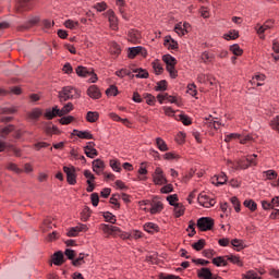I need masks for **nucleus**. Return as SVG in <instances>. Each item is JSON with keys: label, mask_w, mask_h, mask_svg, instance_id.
Segmentation results:
<instances>
[{"label": "nucleus", "mask_w": 279, "mask_h": 279, "mask_svg": "<svg viewBox=\"0 0 279 279\" xmlns=\"http://www.w3.org/2000/svg\"><path fill=\"white\" fill-rule=\"evenodd\" d=\"M80 98V93H77V89L66 86L63 87L61 92H59V101L61 104H64V101H69V99H77Z\"/></svg>", "instance_id": "obj_1"}, {"label": "nucleus", "mask_w": 279, "mask_h": 279, "mask_svg": "<svg viewBox=\"0 0 279 279\" xmlns=\"http://www.w3.org/2000/svg\"><path fill=\"white\" fill-rule=\"evenodd\" d=\"M196 226L201 232H208V230L215 228V220L209 217H203L197 220Z\"/></svg>", "instance_id": "obj_2"}, {"label": "nucleus", "mask_w": 279, "mask_h": 279, "mask_svg": "<svg viewBox=\"0 0 279 279\" xmlns=\"http://www.w3.org/2000/svg\"><path fill=\"white\" fill-rule=\"evenodd\" d=\"M153 182L157 186H162L163 184H167L169 182L167 180V177L165 175V171H162V168H156L155 172L153 173Z\"/></svg>", "instance_id": "obj_3"}, {"label": "nucleus", "mask_w": 279, "mask_h": 279, "mask_svg": "<svg viewBox=\"0 0 279 279\" xmlns=\"http://www.w3.org/2000/svg\"><path fill=\"white\" fill-rule=\"evenodd\" d=\"M157 100L159 104H165V101H168V104H177L179 107L184 106L182 99H178L175 96L168 95L167 93L157 95Z\"/></svg>", "instance_id": "obj_4"}, {"label": "nucleus", "mask_w": 279, "mask_h": 279, "mask_svg": "<svg viewBox=\"0 0 279 279\" xmlns=\"http://www.w3.org/2000/svg\"><path fill=\"white\" fill-rule=\"evenodd\" d=\"M63 171L66 174V181L69 184H77V175L75 174V167H63Z\"/></svg>", "instance_id": "obj_5"}, {"label": "nucleus", "mask_w": 279, "mask_h": 279, "mask_svg": "<svg viewBox=\"0 0 279 279\" xmlns=\"http://www.w3.org/2000/svg\"><path fill=\"white\" fill-rule=\"evenodd\" d=\"M106 16L110 24V29H113V32H117L119 29V21L117 20V16L114 15V11L109 10L106 13Z\"/></svg>", "instance_id": "obj_6"}, {"label": "nucleus", "mask_w": 279, "mask_h": 279, "mask_svg": "<svg viewBox=\"0 0 279 279\" xmlns=\"http://www.w3.org/2000/svg\"><path fill=\"white\" fill-rule=\"evenodd\" d=\"M84 151L87 158H95L98 156L97 149L95 148V142H88L84 147Z\"/></svg>", "instance_id": "obj_7"}, {"label": "nucleus", "mask_w": 279, "mask_h": 279, "mask_svg": "<svg viewBox=\"0 0 279 279\" xmlns=\"http://www.w3.org/2000/svg\"><path fill=\"white\" fill-rule=\"evenodd\" d=\"M104 169H106L104 160L96 159L93 161V171L97 173V175H101V173H104Z\"/></svg>", "instance_id": "obj_8"}, {"label": "nucleus", "mask_w": 279, "mask_h": 279, "mask_svg": "<svg viewBox=\"0 0 279 279\" xmlns=\"http://www.w3.org/2000/svg\"><path fill=\"white\" fill-rule=\"evenodd\" d=\"M198 204H201V206L204 208H210L211 206H215V201L209 199L205 194H201L198 195Z\"/></svg>", "instance_id": "obj_9"}, {"label": "nucleus", "mask_w": 279, "mask_h": 279, "mask_svg": "<svg viewBox=\"0 0 279 279\" xmlns=\"http://www.w3.org/2000/svg\"><path fill=\"white\" fill-rule=\"evenodd\" d=\"M87 95H88V97H90V99L101 98V92L99 90V87L96 85H92L88 87Z\"/></svg>", "instance_id": "obj_10"}, {"label": "nucleus", "mask_w": 279, "mask_h": 279, "mask_svg": "<svg viewBox=\"0 0 279 279\" xmlns=\"http://www.w3.org/2000/svg\"><path fill=\"white\" fill-rule=\"evenodd\" d=\"M269 23H271V25H274L275 21L274 20L267 21L264 25L256 27L257 34L259 35V38L262 40H265V35H263V34H265V32H267V29H271V26H269Z\"/></svg>", "instance_id": "obj_11"}, {"label": "nucleus", "mask_w": 279, "mask_h": 279, "mask_svg": "<svg viewBox=\"0 0 279 279\" xmlns=\"http://www.w3.org/2000/svg\"><path fill=\"white\" fill-rule=\"evenodd\" d=\"M26 117L31 121H38V119H40V117H43V109L34 108L32 111L26 113Z\"/></svg>", "instance_id": "obj_12"}, {"label": "nucleus", "mask_w": 279, "mask_h": 279, "mask_svg": "<svg viewBox=\"0 0 279 279\" xmlns=\"http://www.w3.org/2000/svg\"><path fill=\"white\" fill-rule=\"evenodd\" d=\"M58 112H60V109H58V106H54L52 109H46L44 117L47 119V121H51L58 117Z\"/></svg>", "instance_id": "obj_13"}, {"label": "nucleus", "mask_w": 279, "mask_h": 279, "mask_svg": "<svg viewBox=\"0 0 279 279\" xmlns=\"http://www.w3.org/2000/svg\"><path fill=\"white\" fill-rule=\"evenodd\" d=\"M162 208H165V205H162V202L154 201L149 209V213L150 215H157V213H162Z\"/></svg>", "instance_id": "obj_14"}, {"label": "nucleus", "mask_w": 279, "mask_h": 279, "mask_svg": "<svg viewBox=\"0 0 279 279\" xmlns=\"http://www.w3.org/2000/svg\"><path fill=\"white\" fill-rule=\"evenodd\" d=\"M102 232H105V234H121V229L112 225H104Z\"/></svg>", "instance_id": "obj_15"}, {"label": "nucleus", "mask_w": 279, "mask_h": 279, "mask_svg": "<svg viewBox=\"0 0 279 279\" xmlns=\"http://www.w3.org/2000/svg\"><path fill=\"white\" fill-rule=\"evenodd\" d=\"M52 263L53 265H57L58 267H60V265L64 264V253H62L61 251L56 252L52 255Z\"/></svg>", "instance_id": "obj_16"}, {"label": "nucleus", "mask_w": 279, "mask_h": 279, "mask_svg": "<svg viewBox=\"0 0 279 279\" xmlns=\"http://www.w3.org/2000/svg\"><path fill=\"white\" fill-rule=\"evenodd\" d=\"M16 128L14 124H9L7 126L0 128V138H7L9 134H12Z\"/></svg>", "instance_id": "obj_17"}, {"label": "nucleus", "mask_w": 279, "mask_h": 279, "mask_svg": "<svg viewBox=\"0 0 279 279\" xmlns=\"http://www.w3.org/2000/svg\"><path fill=\"white\" fill-rule=\"evenodd\" d=\"M45 134H47V136H53V134H60V129H58V126L56 125H51V123L47 124L44 128Z\"/></svg>", "instance_id": "obj_18"}, {"label": "nucleus", "mask_w": 279, "mask_h": 279, "mask_svg": "<svg viewBox=\"0 0 279 279\" xmlns=\"http://www.w3.org/2000/svg\"><path fill=\"white\" fill-rule=\"evenodd\" d=\"M145 232H148V234H154V232H160V227L154 222H148L144 225Z\"/></svg>", "instance_id": "obj_19"}, {"label": "nucleus", "mask_w": 279, "mask_h": 279, "mask_svg": "<svg viewBox=\"0 0 279 279\" xmlns=\"http://www.w3.org/2000/svg\"><path fill=\"white\" fill-rule=\"evenodd\" d=\"M211 263L216 267H228V260L223 256L214 257Z\"/></svg>", "instance_id": "obj_20"}, {"label": "nucleus", "mask_w": 279, "mask_h": 279, "mask_svg": "<svg viewBox=\"0 0 279 279\" xmlns=\"http://www.w3.org/2000/svg\"><path fill=\"white\" fill-rule=\"evenodd\" d=\"M226 182H228V177L226 175V173H221L220 175H215L213 178V184H215L216 186L226 184Z\"/></svg>", "instance_id": "obj_21"}, {"label": "nucleus", "mask_w": 279, "mask_h": 279, "mask_svg": "<svg viewBox=\"0 0 279 279\" xmlns=\"http://www.w3.org/2000/svg\"><path fill=\"white\" fill-rule=\"evenodd\" d=\"M99 121V112L97 111H88L86 114L87 123H97Z\"/></svg>", "instance_id": "obj_22"}, {"label": "nucleus", "mask_w": 279, "mask_h": 279, "mask_svg": "<svg viewBox=\"0 0 279 279\" xmlns=\"http://www.w3.org/2000/svg\"><path fill=\"white\" fill-rule=\"evenodd\" d=\"M162 61L165 62L166 66H175L178 64V60L173 58L171 54L162 56Z\"/></svg>", "instance_id": "obj_23"}, {"label": "nucleus", "mask_w": 279, "mask_h": 279, "mask_svg": "<svg viewBox=\"0 0 279 279\" xmlns=\"http://www.w3.org/2000/svg\"><path fill=\"white\" fill-rule=\"evenodd\" d=\"M197 276L202 279H213V272L209 268H202L197 270Z\"/></svg>", "instance_id": "obj_24"}, {"label": "nucleus", "mask_w": 279, "mask_h": 279, "mask_svg": "<svg viewBox=\"0 0 279 279\" xmlns=\"http://www.w3.org/2000/svg\"><path fill=\"white\" fill-rule=\"evenodd\" d=\"M163 45L167 49H178V41L173 40L171 36L165 38Z\"/></svg>", "instance_id": "obj_25"}, {"label": "nucleus", "mask_w": 279, "mask_h": 279, "mask_svg": "<svg viewBox=\"0 0 279 279\" xmlns=\"http://www.w3.org/2000/svg\"><path fill=\"white\" fill-rule=\"evenodd\" d=\"M5 169L8 171H13V173H16L17 175H21V173H23V169L19 168V165L14 162H8Z\"/></svg>", "instance_id": "obj_26"}, {"label": "nucleus", "mask_w": 279, "mask_h": 279, "mask_svg": "<svg viewBox=\"0 0 279 279\" xmlns=\"http://www.w3.org/2000/svg\"><path fill=\"white\" fill-rule=\"evenodd\" d=\"M73 133L76 134L78 138H85L86 141H92V138H94L88 131L73 130Z\"/></svg>", "instance_id": "obj_27"}, {"label": "nucleus", "mask_w": 279, "mask_h": 279, "mask_svg": "<svg viewBox=\"0 0 279 279\" xmlns=\"http://www.w3.org/2000/svg\"><path fill=\"white\" fill-rule=\"evenodd\" d=\"M73 111V105L72 102H68L62 107V109H59L58 117H64L65 114H69V112Z\"/></svg>", "instance_id": "obj_28"}, {"label": "nucleus", "mask_w": 279, "mask_h": 279, "mask_svg": "<svg viewBox=\"0 0 279 279\" xmlns=\"http://www.w3.org/2000/svg\"><path fill=\"white\" fill-rule=\"evenodd\" d=\"M17 112L19 107L16 106L0 108V114H16Z\"/></svg>", "instance_id": "obj_29"}, {"label": "nucleus", "mask_w": 279, "mask_h": 279, "mask_svg": "<svg viewBox=\"0 0 279 279\" xmlns=\"http://www.w3.org/2000/svg\"><path fill=\"white\" fill-rule=\"evenodd\" d=\"M186 207L182 203H179L174 206V217L178 219L184 215Z\"/></svg>", "instance_id": "obj_30"}, {"label": "nucleus", "mask_w": 279, "mask_h": 279, "mask_svg": "<svg viewBox=\"0 0 279 279\" xmlns=\"http://www.w3.org/2000/svg\"><path fill=\"white\" fill-rule=\"evenodd\" d=\"M246 162L247 163H243V161H241V160L238 161L240 169H247L248 167H256V165H257L256 160H254L250 157L246 158Z\"/></svg>", "instance_id": "obj_31"}, {"label": "nucleus", "mask_w": 279, "mask_h": 279, "mask_svg": "<svg viewBox=\"0 0 279 279\" xmlns=\"http://www.w3.org/2000/svg\"><path fill=\"white\" fill-rule=\"evenodd\" d=\"M156 145L159 151H169V146H167V143L165 142V140H162V137L156 138Z\"/></svg>", "instance_id": "obj_32"}, {"label": "nucleus", "mask_w": 279, "mask_h": 279, "mask_svg": "<svg viewBox=\"0 0 279 279\" xmlns=\"http://www.w3.org/2000/svg\"><path fill=\"white\" fill-rule=\"evenodd\" d=\"M133 73H136L135 77L141 78V80H147V77H149V72H147V70H143L141 68L133 70Z\"/></svg>", "instance_id": "obj_33"}, {"label": "nucleus", "mask_w": 279, "mask_h": 279, "mask_svg": "<svg viewBox=\"0 0 279 279\" xmlns=\"http://www.w3.org/2000/svg\"><path fill=\"white\" fill-rule=\"evenodd\" d=\"M110 53L113 56V58H119V56H121V46H119L117 43H113L110 48Z\"/></svg>", "instance_id": "obj_34"}, {"label": "nucleus", "mask_w": 279, "mask_h": 279, "mask_svg": "<svg viewBox=\"0 0 279 279\" xmlns=\"http://www.w3.org/2000/svg\"><path fill=\"white\" fill-rule=\"evenodd\" d=\"M129 40L130 43H138V40H141V33L138 31H131L129 33Z\"/></svg>", "instance_id": "obj_35"}, {"label": "nucleus", "mask_w": 279, "mask_h": 279, "mask_svg": "<svg viewBox=\"0 0 279 279\" xmlns=\"http://www.w3.org/2000/svg\"><path fill=\"white\" fill-rule=\"evenodd\" d=\"M75 71L78 77H87V75L90 73V71H88V68L83 65H78Z\"/></svg>", "instance_id": "obj_36"}, {"label": "nucleus", "mask_w": 279, "mask_h": 279, "mask_svg": "<svg viewBox=\"0 0 279 279\" xmlns=\"http://www.w3.org/2000/svg\"><path fill=\"white\" fill-rule=\"evenodd\" d=\"M153 69L154 72L156 73V75H161V73L165 71V69L162 68V64H160L159 60H155L153 61Z\"/></svg>", "instance_id": "obj_37"}, {"label": "nucleus", "mask_w": 279, "mask_h": 279, "mask_svg": "<svg viewBox=\"0 0 279 279\" xmlns=\"http://www.w3.org/2000/svg\"><path fill=\"white\" fill-rule=\"evenodd\" d=\"M271 208L277 210L275 213V219H279V197L278 196L271 199Z\"/></svg>", "instance_id": "obj_38"}, {"label": "nucleus", "mask_w": 279, "mask_h": 279, "mask_svg": "<svg viewBox=\"0 0 279 279\" xmlns=\"http://www.w3.org/2000/svg\"><path fill=\"white\" fill-rule=\"evenodd\" d=\"M140 51H143V47H141V46L133 47V48H129L128 58H130L131 60H134V57H135Z\"/></svg>", "instance_id": "obj_39"}, {"label": "nucleus", "mask_w": 279, "mask_h": 279, "mask_svg": "<svg viewBox=\"0 0 279 279\" xmlns=\"http://www.w3.org/2000/svg\"><path fill=\"white\" fill-rule=\"evenodd\" d=\"M193 250L196 252H202L204 247H206V240L201 239L196 243L192 244Z\"/></svg>", "instance_id": "obj_40"}, {"label": "nucleus", "mask_w": 279, "mask_h": 279, "mask_svg": "<svg viewBox=\"0 0 279 279\" xmlns=\"http://www.w3.org/2000/svg\"><path fill=\"white\" fill-rule=\"evenodd\" d=\"M231 245H233V247H238V252H241V250H245V243L243 242V240L233 239L231 241Z\"/></svg>", "instance_id": "obj_41"}, {"label": "nucleus", "mask_w": 279, "mask_h": 279, "mask_svg": "<svg viewBox=\"0 0 279 279\" xmlns=\"http://www.w3.org/2000/svg\"><path fill=\"white\" fill-rule=\"evenodd\" d=\"M107 97H117L119 95V88L117 86L111 85L109 88L106 90Z\"/></svg>", "instance_id": "obj_42"}, {"label": "nucleus", "mask_w": 279, "mask_h": 279, "mask_svg": "<svg viewBox=\"0 0 279 279\" xmlns=\"http://www.w3.org/2000/svg\"><path fill=\"white\" fill-rule=\"evenodd\" d=\"M227 260H230V263H233V265H239V267H243V262H241V258L239 256L234 255H228L226 256Z\"/></svg>", "instance_id": "obj_43"}, {"label": "nucleus", "mask_w": 279, "mask_h": 279, "mask_svg": "<svg viewBox=\"0 0 279 279\" xmlns=\"http://www.w3.org/2000/svg\"><path fill=\"white\" fill-rule=\"evenodd\" d=\"M230 51L233 56H243V49H241V46L239 44H234L230 47Z\"/></svg>", "instance_id": "obj_44"}, {"label": "nucleus", "mask_w": 279, "mask_h": 279, "mask_svg": "<svg viewBox=\"0 0 279 279\" xmlns=\"http://www.w3.org/2000/svg\"><path fill=\"white\" fill-rule=\"evenodd\" d=\"M73 121H75V117L73 116H66V117H62L60 120H59V123L61 125H69L71 123H73Z\"/></svg>", "instance_id": "obj_45"}, {"label": "nucleus", "mask_w": 279, "mask_h": 279, "mask_svg": "<svg viewBox=\"0 0 279 279\" xmlns=\"http://www.w3.org/2000/svg\"><path fill=\"white\" fill-rule=\"evenodd\" d=\"M40 23V17L34 16L26 21V25H28V28L32 29V27H36Z\"/></svg>", "instance_id": "obj_46"}, {"label": "nucleus", "mask_w": 279, "mask_h": 279, "mask_svg": "<svg viewBox=\"0 0 279 279\" xmlns=\"http://www.w3.org/2000/svg\"><path fill=\"white\" fill-rule=\"evenodd\" d=\"M166 71H168L172 80H175V77H178V70H175V65H166Z\"/></svg>", "instance_id": "obj_47"}, {"label": "nucleus", "mask_w": 279, "mask_h": 279, "mask_svg": "<svg viewBox=\"0 0 279 279\" xmlns=\"http://www.w3.org/2000/svg\"><path fill=\"white\" fill-rule=\"evenodd\" d=\"M9 149H11L16 158L23 156V150L12 144H8Z\"/></svg>", "instance_id": "obj_48"}, {"label": "nucleus", "mask_w": 279, "mask_h": 279, "mask_svg": "<svg viewBox=\"0 0 279 279\" xmlns=\"http://www.w3.org/2000/svg\"><path fill=\"white\" fill-rule=\"evenodd\" d=\"M231 204L235 210V213H241V202L236 196L231 197Z\"/></svg>", "instance_id": "obj_49"}, {"label": "nucleus", "mask_w": 279, "mask_h": 279, "mask_svg": "<svg viewBox=\"0 0 279 279\" xmlns=\"http://www.w3.org/2000/svg\"><path fill=\"white\" fill-rule=\"evenodd\" d=\"M239 38V31H231L225 35V40H236Z\"/></svg>", "instance_id": "obj_50"}, {"label": "nucleus", "mask_w": 279, "mask_h": 279, "mask_svg": "<svg viewBox=\"0 0 279 279\" xmlns=\"http://www.w3.org/2000/svg\"><path fill=\"white\" fill-rule=\"evenodd\" d=\"M175 141L179 145H184V143H186V133L179 132L177 134Z\"/></svg>", "instance_id": "obj_51"}, {"label": "nucleus", "mask_w": 279, "mask_h": 279, "mask_svg": "<svg viewBox=\"0 0 279 279\" xmlns=\"http://www.w3.org/2000/svg\"><path fill=\"white\" fill-rule=\"evenodd\" d=\"M244 206L245 208H248V210H251L252 213H254V210H256L257 208L256 202L252 199L244 201Z\"/></svg>", "instance_id": "obj_52"}, {"label": "nucleus", "mask_w": 279, "mask_h": 279, "mask_svg": "<svg viewBox=\"0 0 279 279\" xmlns=\"http://www.w3.org/2000/svg\"><path fill=\"white\" fill-rule=\"evenodd\" d=\"M179 198H178V194H172L167 196V202H169L170 206H178Z\"/></svg>", "instance_id": "obj_53"}, {"label": "nucleus", "mask_w": 279, "mask_h": 279, "mask_svg": "<svg viewBox=\"0 0 279 279\" xmlns=\"http://www.w3.org/2000/svg\"><path fill=\"white\" fill-rule=\"evenodd\" d=\"M179 121H181L183 125H191L193 123V121L189 116L182 114V113L179 116Z\"/></svg>", "instance_id": "obj_54"}, {"label": "nucleus", "mask_w": 279, "mask_h": 279, "mask_svg": "<svg viewBox=\"0 0 279 279\" xmlns=\"http://www.w3.org/2000/svg\"><path fill=\"white\" fill-rule=\"evenodd\" d=\"M9 95H23V88L20 86H13L8 89Z\"/></svg>", "instance_id": "obj_55"}, {"label": "nucleus", "mask_w": 279, "mask_h": 279, "mask_svg": "<svg viewBox=\"0 0 279 279\" xmlns=\"http://www.w3.org/2000/svg\"><path fill=\"white\" fill-rule=\"evenodd\" d=\"M104 218L106 219V221H109V223H117V218L110 211L105 213Z\"/></svg>", "instance_id": "obj_56"}, {"label": "nucleus", "mask_w": 279, "mask_h": 279, "mask_svg": "<svg viewBox=\"0 0 279 279\" xmlns=\"http://www.w3.org/2000/svg\"><path fill=\"white\" fill-rule=\"evenodd\" d=\"M119 197L120 195L119 194H113L111 197H110V204H112L113 206H116L117 208H121V204L119 203Z\"/></svg>", "instance_id": "obj_57"}, {"label": "nucleus", "mask_w": 279, "mask_h": 279, "mask_svg": "<svg viewBox=\"0 0 279 279\" xmlns=\"http://www.w3.org/2000/svg\"><path fill=\"white\" fill-rule=\"evenodd\" d=\"M220 208L223 213V214L220 215L221 218L228 217V215H230V209L228 208V203H222L220 205Z\"/></svg>", "instance_id": "obj_58"}, {"label": "nucleus", "mask_w": 279, "mask_h": 279, "mask_svg": "<svg viewBox=\"0 0 279 279\" xmlns=\"http://www.w3.org/2000/svg\"><path fill=\"white\" fill-rule=\"evenodd\" d=\"M46 241H47V243H53V241H58V233L56 231L49 233L46 236Z\"/></svg>", "instance_id": "obj_59"}, {"label": "nucleus", "mask_w": 279, "mask_h": 279, "mask_svg": "<svg viewBox=\"0 0 279 279\" xmlns=\"http://www.w3.org/2000/svg\"><path fill=\"white\" fill-rule=\"evenodd\" d=\"M174 32L179 35V36H184V34H186V29L182 28V23L177 24L174 27Z\"/></svg>", "instance_id": "obj_60"}, {"label": "nucleus", "mask_w": 279, "mask_h": 279, "mask_svg": "<svg viewBox=\"0 0 279 279\" xmlns=\"http://www.w3.org/2000/svg\"><path fill=\"white\" fill-rule=\"evenodd\" d=\"M155 90H167V81L162 80L158 82Z\"/></svg>", "instance_id": "obj_61"}, {"label": "nucleus", "mask_w": 279, "mask_h": 279, "mask_svg": "<svg viewBox=\"0 0 279 279\" xmlns=\"http://www.w3.org/2000/svg\"><path fill=\"white\" fill-rule=\"evenodd\" d=\"M245 279H260V277H258V274L254 272V271H247L246 276H244Z\"/></svg>", "instance_id": "obj_62"}, {"label": "nucleus", "mask_w": 279, "mask_h": 279, "mask_svg": "<svg viewBox=\"0 0 279 279\" xmlns=\"http://www.w3.org/2000/svg\"><path fill=\"white\" fill-rule=\"evenodd\" d=\"M159 279H181L180 276L160 274Z\"/></svg>", "instance_id": "obj_63"}, {"label": "nucleus", "mask_w": 279, "mask_h": 279, "mask_svg": "<svg viewBox=\"0 0 279 279\" xmlns=\"http://www.w3.org/2000/svg\"><path fill=\"white\" fill-rule=\"evenodd\" d=\"M270 125L272 130H279V116H277L271 122Z\"/></svg>", "instance_id": "obj_64"}]
</instances>
